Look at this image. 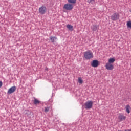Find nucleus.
<instances>
[{
	"label": "nucleus",
	"instance_id": "22",
	"mask_svg": "<svg viewBox=\"0 0 131 131\" xmlns=\"http://www.w3.org/2000/svg\"><path fill=\"white\" fill-rule=\"evenodd\" d=\"M48 68H45V70H47V71H48Z\"/></svg>",
	"mask_w": 131,
	"mask_h": 131
},
{
	"label": "nucleus",
	"instance_id": "16",
	"mask_svg": "<svg viewBox=\"0 0 131 131\" xmlns=\"http://www.w3.org/2000/svg\"><path fill=\"white\" fill-rule=\"evenodd\" d=\"M68 3H71V4H76V0H68Z\"/></svg>",
	"mask_w": 131,
	"mask_h": 131
},
{
	"label": "nucleus",
	"instance_id": "20",
	"mask_svg": "<svg viewBox=\"0 0 131 131\" xmlns=\"http://www.w3.org/2000/svg\"><path fill=\"white\" fill-rule=\"evenodd\" d=\"M94 0H88V3H92V1H94Z\"/></svg>",
	"mask_w": 131,
	"mask_h": 131
},
{
	"label": "nucleus",
	"instance_id": "8",
	"mask_svg": "<svg viewBox=\"0 0 131 131\" xmlns=\"http://www.w3.org/2000/svg\"><path fill=\"white\" fill-rule=\"evenodd\" d=\"M16 90V87L15 86H13L9 89L8 91H7V93L11 94L14 93Z\"/></svg>",
	"mask_w": 131,
	"mask_h": 131
},
{
	"label": "nucleus",
	"instance_id": "14",
	"mask_svg": "<svg viewBox=\"0 0 131 131\" xmlns=\"http://www.w3.org/2000/svg\"><path fill=\"white\" fill-rule=\"evenodd\" d=\"M116 61L115 59L114 58H111L108 59V63H113L115 61Z\"/></svg>",
	"mask_w": 131,
	"mask_h": 131
},
{
	"label": "nucleus",
	"instance_id": "11",
	"mask_svg": "<svg viewBox=\"0 0 131 131\" xmlns=\"http://www.w3.org/2000/svg\"><path fill=\"white\" fill-rule=\"evenodd\" d=\"M49 38L51 41L53 43L55 42V40L57 39V38L56 37H53V36H50Z\"/></svg>",
	"mask_w": 131,
	"mask_h": 131
},
{
	"label": "nucleus",
	"instance_id": "23",
	"mask_svg": "<svg viewBox=\"0 0 131 131\" xmlns=\"http://www.w3.org/2000/svg\"><path fill=\"white\" fill-rule=\"evenodd\" d=\"M125 131H130V130H125Z\"/></svg>",
	"mask_w": 131,
	"mask_h": 131
},
{
	"label": "nucleus",
	"instance_id": "6",
	"mask_svg": "<svg viewBox=\"0 0 131 131\" xmlns=\"http://www.w3.org/2000/svg\"><path fill=\"white\" fill-rule=\"evenodd\" d=\"M105 68L108 70H112L114 69V66L112 64V63L107 62L105 64Z\"/></svg>",
	"mask_w": 131,
	"mask_h": 131
},
{
	"label": "nucleus",
	"instance_id": "10",
	"mask_svg": "<svg viewBox=\"0 0 131 131\" xmlns=\"http://www.w3.org/2000/svg\"><path fill=\"white\" fill-rule=\"evenodd\" d=\"M66 27L69 30L71 31H72L74 30L73 26L71 25H69V24L67 25Z\"/></svg>",
	"mask_w": 131,
	"mask_h": 131
},
{
	"label": "nucleus",
	"instance_id": "5",
	"mask_svg": "<svg viewBox=\"0 0 131 131\" xmlns=\"http://www.w3.org/2000/svg\"><path fill=\"white\" fill-rule=\"evenodd\" d=\"M47 12V8L45 6H41L39 8V13L41 14H45Z\"/></svg>",
	"mask_w": 131,
	"mask_h": 131
},
{
	"label": "nucleus",
	"instance_id": "7",
	"mask_svg": "<svg viewBox=\"0 0 131 131\" xmlns=\"http://www.w3.org/2000/svg\"><path fill=\"white\" fill-rule=\"evenodd\" d=\"M99 65V61L97 60H94L92 61V62L91 63V66L94 68H96Z\"/></svg>",
	"mask_w": 131,
	"mask_h": 131
},
{
	"label": "nucleus",
	"instance_id": "12",
	"mask_svg": "<svg viewBox=\"0 0 131 131\" xmlns=\"http://www.w3.org/2000/svg\"><path fill=\"white\" fill-rule=\"evenodd\" d=\"M99 26H97V25H94L92 27L91 29L93 31H96L97 30L98 27Z\"/></svg>",
	"mask_w": 131,
	"mask_h": 131
},
{
	"label": "nucleus",
	"instance_id": "19",
	"mask_svg": "<svg viewBox=\"0 0 131 131\" xmlns=\"http://www.w3.org/2000/svg\"><path fill=\"white\" fill-rule=\"evenodd\" d=\"M45 112H48L49 111V107H45Z\"/></svg>",
	"mask_w": 131,
	"mask_h": 131
},
{
	"label": "nucleus",
	"instance_id": "3",
	"mask_svg": "<svg viewBox=\"0 0 131 131\" xmlns=\"http://www.w3.org/2000/svg\"><path fill=\"white\" fill-rule=\"evenodd\" d=\"M73 5L70 3L66 4L63 6V9L67 10H71L73 9Z\"/></svg>",
	"mask_w": 131,
	"mask_h": 131
},
{
	"label": "nucleus",
	"instance_id": "2",
	"mask_svg": "<svg viewBox=\"0 0 131 131\" xmlns=\"http://www.w3.org/2000/svg\"><path fill=\"white\" fill-rule=\"evenodd\" d=\"M93 102L92 101H86L84 104L85 109L86 110L91 109V108H92L93 107Z\"/></svg>",
	"mask_w": 131,
	"mask_h": 131
},
{
	"label": "nucleus",
	"instance_id": "9",
	"mask_svg": "<svg viewBox=\"0 0 131 131\" xmlns=\"http://www.w3.org/2000/svg\"><path fill=\"white\" fill-rule=\"evenodd\" d=\"M126 117L124 116L123 115L119 114L118 119H119L120 121H123V120H125Z\"/></svg>",
	"mask_w": 131,
	"mask_h": 131
},
{
	"label": "nucleus",
	"instance_id": "21",
	"mask_svg": "<svg viewBox=\"0 0 131 131\" xmlns=\"http://www.w3.org/2000/svg\"><path fill=\"white\" fill-rule=\"evenodd\" d=\"M2 85H3V82L1 81H0V88L2 86Z\"/></svg>",
	"mask_w": 131,
	"mask_h": 131
},
{
	"label": "nucleus",
	"instance_id": "25",
	"mask_svg": "<svg viewBox=\"0 0 131 131\" xmlns=\"http://www.w3.org/2000/svg\"><path fill=\"white\" fill-rule=\"evenodd\" d=\"M130 66H131V64H130Z\"/></svg>",
	"mask_w": 131,
	"mask_h": 131
},
{
	"label": "nucleus",
	"instance_id": "13",
	"mask_svg": "<svg viewBox=\"0 0 131 131\" xmlns=\"http://www.w3.org/2000/svg\"><path fill=\"white\" fill-rule=\"evenodd\" d=\"M40 103V101L39 100L36 99L35 98H34V104H35V105H37L38 104H39Z\"/></svg>",
	"mask_w": 131,
	"mask_h": 131
},
{
	"label": "nucleus",
	"instance_id": "1",
	"mask_svg": "<svg viewBox=\"0 0 131 131\" xmlns=\"http://www.w3.org/2000/svg\"><path fill=\"white\" fill-rule=\"evenodd\" d=\"M83 54L84 57L87 60L92 59L94 57L93 53L91 51H86L83 53Z\"/></svg>",
	"mask_w": 131,
	"mask_h": 131
},
{
	"label": "nucleus",
	"instance_id": "4",
	"mask_svg": "<svg viewBox=\"0 0 131 131\" xmlns=\"http://www.w3.org/2000/svg\"><path fill=\"white\" fill-rule=\"evenodd\" d=\"M119 18H120V15L117 13H114L113 14H112V15L111 17V18L113 21L117 20L119 19Z\"/></svg>",
	"mask_w": 131,
	"mask_h": 131
},
{
	"label": "nucleus",
	"instance_id": "15",
	"mask_svg": "<svg viewBox=\"0 0 131 131\" xmlns=\"http://www.w3.org/2000/svg\"><path fill=\"white\" fill-rule=\"evenodd\" d=\"M126 112H127V113H130V111H129V109L130 108V107L129 105H126Z\"/></svg>",
	"mask_w": 131,
	"mask_h": 131
},
{
	"label": "nucleus",
	"instance_id": "24",
	"mask_svg": "<svg viewBox=\"0 0 131 131\" xmlns=\"http://www.w3.org/2000/svg\"><path fill=\"white\" fill-rule=\"evenodd\" d=\"M129 11L131 12V10H130Z\"/></svg>",
	"mask_w": 131,
	"mask_h": 131
},
{
	"label": "nucleus",
	"instance_id": "17",
	"mask_svg": "<svg viewBox=\"0 0 131 131\" xmlns=\"http://www.w3.org/2000/svg\"><path fill=\"white\" fill-rule=\"evenodd\" d=\"M78 82L79 83H80V84L83 83V81L82 78L79 77L78 79Z\"/></svg>",
	"mask_w": 131,
	"mask_h": 131
},
{
	"label": "nucleus",
	"instance_id": "18",
	"mask_svg": "<svg viewBox=\"0 0 131 131\" xmlns=\"http://www.w3.org/2000/svg\"><path fill=\"white\" fill-rule=\"evenodd\" d=\"M126 25L127 28H129L131 29V21L127 22Z\"/></svg>",
	"mask_w": 131,
	"mask_h": 131
}]
</instances>
